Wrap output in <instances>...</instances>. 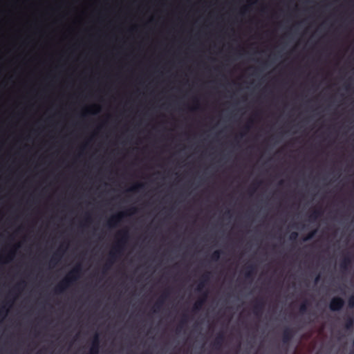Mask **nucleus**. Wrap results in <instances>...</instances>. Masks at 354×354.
<instances>
[{"mask_svg": "<svg viewBox=\"0 0 354 354\" xmlns=\"http://www.w3.org/2000/svg\"><path fill=\"white\" fill-rule=\"evenodd\" d=\"M118 235L120 236V238L118 240L115 245L113 247V250L109 253V259L104 267L105 270L109 269L117 259V258L122 254L124 248V245L128 241L129 234L127 230H124L120 231L118 233Z\"/></svg>", "mask_w": 354, "mask_h": 354, "instance_id": "nucleus-1", "label": "nucleus"}, {"mask_svg": "<svg viewBox=\"0 0 354 354\" xmlns=\"http://www.w3.org/2000/svg\"><path fill=\"white\" fill-rule=\"evenodd\" d=\"M81 272L82 267L80 264H78L70 271L67 276L55 288V292L56 294L64 292L73 282L78 279Z\"/></svg>", "mask_w": 354, "mask_h": 354, "instance_id": "nucleus-2", "label": "nucleus"}, {"mask_svg": "<svg viewBox=\"0 0 354 354\" xmlns=\"http://www.w3.org/2000/svg\"><path fill=\"white\" fill-rule=\"evenodd\" d=\"M344 305V299L340 297H334L329 304V308L331 311H339Z\"/></svg>", "mask_w": 354, "mask_h": 354, "instance_id": "nucleus-3", "label": "nucleus"}, {"mask_svg": "<svg viewBox=\"0 0 354 354\" xmlns=\"http://www.w3.org/2000/svg\"><path fill=\"white\" fill-rule=\"evenodd\" d=\"M127 214V212H120L112 216L107 221V225L109 227L118 226L122 219Z\"/></svg>", "mask_w": 354, "mask_h": 354, "instance_id": "nucleus-4", "label": "nucleus"}, {"mask_svg": "<svg viewBox=\"0 0 354 354\" xmlns=\"http://www.w3.org/2000/svg\"><path fill=\"white\" fill-rule=\"evenodd\" d=\"M265 303L263 299H257L255 302V304L253 306V313L256 316L261 315L263 308H264Z\"/></svg>", "mask_w": 354, "mask_h": 354, "instance_id": "nucleus-5", "label": "nucleus"}, {"mask_svg": "<svg viewBox=\"0 0 354 354\" xmlns=\"http://www.w3.org/2000/svg\"><path fill=\"white\" fill-rule=\"evenodd\" d=\"M294 336V332L293 330L290 328H286L282 335V342L283 344H288L291 339H292Z\"/></svg>", "mask_w": 354, "mask_h": 354, "instance_id": "nucleus-6", "label": "nucleus"}, {"mask_svg": "<svg viewBox=\"0 0 354 354\" xmlns=\"http://www.w3.org/2000/svg\"><path fill=\"white\" fill-rule=\"evenodd\" d=\"M207 297V292H205L203 293V296L195 302V304H194V306H193L194 312H197L202 308L203 306L204 305V304L206 301Z\"/></svg>", "mask_w": 354, "mask_h": 354, "instance_id": "nucleus-7", "label": "nucleus"}, {"mask_svg": "<svg viewBox=\"0 0 354 354\" xmlns=\"http://www.w3.org/2000/svg\"><path fill=\"white\" fill-rule=\"evenodd\" d=\"M224 340H225L224 334L223 333H218L213 343L214 348L216 350H219L221 348V346L224 342Z\"/></svg>", "mask_w": 354, "mask_h": 354, "instance_id": "nucleus-8", "label": "nucleus"}, {"mask_svg": "<svg viewBox=\"0 0 354 354\" xmlns=\"http://www.w3.org/2000/svg\"><path fill=\"white\" fill-rule=\"evenodd\" d=\"M352 262L351 257L348 255L345 256L340 263V268L343 271H346L348 269Z\"/></svg>", "mask_w": 354, "mask_h": 354, "instance_id": "nucleus-9", "label": "nucleus"}, {"mask_svg": "<svg viewBox=\"0 0 354 354\" xmlns=\"http://www.w3.org/2000/svg\"><path fill=\"white\" fill-rule=\"evenodd\" d=\"M169 292L165 291L161 297L158 299L156 303L154 305L153 312L156 313L158 310H159L162 306L165 299L167 297Z\"/></svg>", "mask_w": 354, "mask_h": 354, "instance_id": "nucleus-10", "label": "nucleus"}, {"mask_svg": "<svg viewBox=\"0 0 354 354\" xmlns=\"http://www.w3.org/2000/svg\"><path fill=\"white\" fill-rule=\"evenodd\" d=\"M323 212L319 209H315L310 214L309 218L311 221H316L322 215Z\"/></svg>", "mask_w": 354, "mask_h": 354, "instance_id": "nucleus-11", "label": "nucleus"}, {"mask_svg": "<svg viewBox=\"0 0 354 354\" xmlns=\"http://www.w3.org/2000/svg\"><path fill=\"white\" fill-rule=\"evenodd\" d=\"M354 326V318L351 316L347 317L345 319L344 327L345 329L350 330L353 329Z\"/></svg>", "mask_w": 354, "mask_h": 354, "instance_id": "nucleus-12", "label": "nucleus"}, {"mask_svg": "<svg viewBox=\"0 0 354 354\" xmlns=\"http://www.w3.org/2000/svg\"><path fill=\"white\" fill-rule=\"evenodd\" d=\"M209 274H205L202 277V280L197 286L196 290L201 292L205 286V282L209 279Z\"/></svg>", "mask_w": 354, "mask_h": 354, "instance_id": "nucleus-13", "label": "nucleus"}, {"mask_svg": "<svg viewBox=\"0 0 354 354\" xmlns=\"http://www.w3.org/2000/svg\"><path fill=\"white\" fill-rule=\"evenodd\" d=\"M91 346H95L100 349V336L98 333H95L92 339Z\"/></svg>", "mask_w": 354, "mask_h": 354, "instance_id": "nucleus-14", "label": "nucleus"}, {"mask_svg": "<svg viewBox=\"0 0 354 354\" xmlns=\"http://www.w3.org/2000/svg\"><path fill=\"white\" fill-rule=\"evenodd\" d=\"M308 305V301L307 300H305L299 306V313L301 314L306 313Z\"/></svg>", "mask_w": 354, "mask_h": 354, "instance_id": "nucleus-15", "label": "nucleus"}, {"mask_svg": "<svg viewBox=\"0 0 354 354\" xmlns=\"http://www.w3.org/2000/svg\"><path fill=\"white\" fill-rule=\"evenodd\" d=\"M187 318H188V317L187 315L185 314L183 315V317L180 320V324L178 325V326L176 328V332H179L181 328L183 327V326H184L187 322Z\"/></svg>", "mask_w": 354, "mask_h": 354, "instance_id": "nucleus-16", "label": "nucleus"}, {"mask_svg": "<svg viewBox=\"0 0 354 354\" xmlns=\"http://www.w3.org/2000/svg\"><path fill=\"white\" fill-rule=\"evenodd\" d=\"M60 257H61V254L59 253V251H58L56 253H55L53 257L51 258V259L50 261V263L53 264V265H55L57 263V261L59 260Z\"/></svg>", "mask_w": 354, "mask_h": 354, "instance_id": "nucleus-17", "label": "nucleus"}, {"mask_svg": "<svg viewBox=\"0 0 354 354\" xmlns=\"http://www.w3.org/2000/svg\"><path fill=\"white\" fill-rule=\"evenodd\" d=\"M221 253H222V251H221V250H216V251H214L212 254L211 259L212 261H217L219 259Z\"/></svg>", "mask_w": 354, "mask_h": 354, "instance_id": "nucleus-18", "label": "nucleus"}, {"mask_svg": "<svg viewBox=\"0 0 354 354\" xmlns=\"http://www.w3.org/2000/svg\"><path fill=\"white\" fill-rule=\"evenodd\" d=\"M144 187V184L142 183H137L136 185H134L133 187H131L129 191H131V192H137L138 191L139 189H141Z\"/></svg>", "mask_w": 354, "mask_h": 354, "instance_id": "nucleus-19", "label": "nucleus"}, {"mask_svg": "<svg viewBox=\"0 0 354 354\" xmlns=\"http://www.w3.org/2000/svg\"><path fill=\"white\" fill-rule=\"evenodd\" d=\"M316 232H317V230H313V231L310 232H309V233H308V234H307V235H306V236L303 239V241H308V240L312 239L315 236V235Z\"/></svg>", "mask_w": 354, "mask_h": 354, "instance_id": "nucleus-20", "label": "nucleus"}, {"mask_svg": "<svg viewBox=\"0 0 354 354\" xmlns=\"http://www.w3.org/2000/svg\"><path fill=\"white\" fill-rule=\"evenodd\" d=\"M7 313L8 310L5 309L4 306H3L0 309V321H2L5 318L6 315H7Z\"/></svg>", "mask_w": 354, "mask_h": 354, "instance_id": "nucleus-21", "label": "nucleus"}, {"mask_svg": "<svg viewBox=\"0 0 354 354\" xmlns=\"http://www.w3.org/2000/svg\"><path fill=\"white\" fill-rule=\"evenodd\" d=\"M255 273H254L252 272V270H245V277L246 279H252L254 277V274Z\"/></svg>", "mask_w": 354, "mask_h": 354, "instance_id": "nucleus-22", "label": "nucleus"}, {"mask_svg": "<svg viewBox=\"0 0 354 354\" xmlns=\"http://www.w3.org/2000/svg\"><path fill=\"white\" fill-rule=\"evenodd\" d=\"M348 306L349 308H354V294L349 297L348 299Z\"/></svg>", "mask_w": 354, "mask_h": 354, "instance_id": "nucleus-23", "label": "nucleus"}, {"mask_svg": "<svg viewBox=\"0 0 354 354\" xmlns=\"http://www.w3.org/2000/svg\"><path fill=\"white\" fill-rule=\"evenodd\" d=\"M297 237L298 233L297 232H292L289 236V239L290 241H295L297 240Z\"/></svg>", "mask_w": 354, "mask_h": 354, "instance_id": "nucleus-24", "label": "nucleus"}, {"mask_svg": "<svg viewBox=\"0 0 354 354\" xmlns=\"http://www.w3.org/2000/svg\"><path fill=\"white\" fill-rule=\"evenodd\" d=\"M247 270H252L254 273H255L256 271V267L253 264H250L246 266Z\"/></svg>", "mask_w": 354, "mask_h": 354, "instance_id": "nucleus-25", "label": "nucleus"}, {"mask_svg": "<svg viewBox=\"0 0 354 354\" xmlns=\"http://www.w3.org/2000/svg\"><path fill=\"white\" fill-rule=\"evenodd\" d=\"M22 283H24V281L20 282V283H19L17 286H15V288H14V289H13V290H16V289H19V286H21V284H22Z\"/></svg>", "mask_w": 354, "mask_h": 354, "instance_id": "nucleus-26", "label": "nucleus"}, {"mask_svg": "<svg viewBox=\"0 0 354 354\" xmlns=\"http://www.w3.org/2000/svg\"><path fill=\"white\" fill-rule=\"evenodd\" d=\"M13 254H14V252L10 251V253L8 254V259H12V257H13Z\"/></svg>", "mask_w": 354, "mask_h": 354, "instance_id": "nucleus-27", "label": "nucleus"}, {"mask_svg": "<svg viewBox=\"0 0 354 354\" xmlns=\"http://www.w3.org/2000/svg\"><path fill=\"white\" fill-rule=\"evenodd\" d=\"M136 212V208L133 207L129 209V214H133Z\"/></svg>", "mask_w": 354, "mask_h": 354, "instance_id": "nucleus-28", "label": "nucleus"}, {"mask_svg": "<svg viewBox=\"0 0 354 354\" xmlns=\"http://www.w3.org/2000/svg\"><path fill=\"white\" fill-rule=\"evenodd\" d=\"M319 279H320V275H319V274H318V275L316 277V278H315V282H316V283H317V282H318V281H319Z\"/></svg>", "mask_w": 354, "mask_h": 354, "instance_id": "nucleus-29", "label": "nucleus"}, {"mask_svg": "<svg viewBox=\"0 0 354 354\" xmlns=\"http://www.w3.org/2000/svg\"><path fill=\"white\" fill-rule=\"evenodd\" d=\"M90 220H91V219H90V217H89L88 216H86V221H90Z\"/></svg>", "mask_w": 354, "mask_h": 354, "instance_id": "nucleus-30", "label": "nucleus"}, {"mask_svg": "<svg viewBox=\"0 0 354 354\" xmlns=\"http://www.w3.org/2000/svg\"><path fill=\"white\" fill-rule=\"evenodd\" d=\"M249 128H250V127H249L248 125H246V126L245 127V129L247 131L249 129Z\"/></svg>", "mask_w": 354, "mask_h": 354, "instance_id": "nucleus-31", "label": "nucleus"}, {"mask_svg": "<svg viewBox=\"0 0 354 354\" xmlns=\"http://www.w3.org/2000/svg\"><path fill=\"white\" fill-rule=\"evenodd\" d=\"M228 214H230V211L229 210L225 212V215H228Z\"/></svg>", "mask_w": 354, "mask_h": 354, "instance_id": "nucleus-32", "label": "nucleus"}, {"mask_svg": "<svg viewBox=\"0 0 354 354\" xmlns=\"http://www.w3.org/2000/svg\"><path fill=\"white\" fill-rule=\"evenodd\" d=\"M12 303V301L11 302H9V306H11ZM6 304H8V301L6 302Z\"/></svg>", "mask_w": 354, "mask_h": 354, "instance_id": "nucleus-33", "label": "nucleus"}, {"mask_svg": "<svg viewBox=\"0 0 354 354\" xmlns=\"http://www.w3.org/2000/svg\"><path fill=\"white\" fill-rule=\"evenodd\" d=\"M142 354H150V353H148V352H145V353H143Z\"/></svg>", "mask_w": 354, "mask_h": 354, "instance_id": "nucleus-34", "label": "nucleus"}, {"mask_svg": "<svg viewBox=\"0 0 354 354\" xmlns=\"http://www.w3.org/2000/svg\"><path fill=\"white\" fill-rule=\"evenodd\" d=\"M1 257H0V260L1 259Z\"/></svg>", "mask_w": 354, "mask_h": 354, "instance_id": "nucleus-35", "label": "nucleus"}]
</instances>
